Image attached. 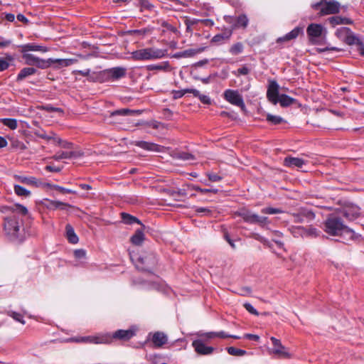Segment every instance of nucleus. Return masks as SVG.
<instances>
[{
  "mask_svg": "<svg viewBox=\"0 0 364 364\" xmlns=\"http://www.w3.org/2000/svg\"><path fill=\"white\" fill-rule=\"evenodd\" d=\"M9 66V63L4 59L0 58V71L6 70Z\"/></svg>",
  "mask_w": 364,
  "mask_h": 364,
  "instance_id": "64",
  "label": "nucleus"
},
{
  "mask_svg": "<svg viewBox=\"0 0 364 364\" xmlns=\"http://www.w3.org/2000/svg\"><path fill=\"white\" fill-rule=\"evenodd\" d=\"M207 335H208V337L210 338H212L215 336H218V337L223 338H233L235 339L240 338V337L238 336L228 335L226 333H225L224 331H220L218 333L210 332V333H208Z\"/></svg>",
  "mask_w": 364,
  "mask_h": 364,
  "instance_id": "37",
  "label": "nucleus"
},
{
  "mask_svg": "<svg viewBox=\"0 0 364 364\" xmlns=\"http://www.w3.org/2000/svg\"><path fill=\"white\" fill-rule=\"evenodd\" d=\"M127 70L122 67H115L103 70L100 75L106 76L113 80H118L125 76Z\"/></svg>",
  "mask_w": 364,
  "mask_h": 364,
  "instance_id": "10",
  "label": "nucleus"
},
{
  "mask_svg": "<svg viewBox=\"0 0 364 364\" xmlns=\"http://www.w3.org/2000/svg\"><path fill=\"white\" fill-rule=\"evenodd\" d=\"M36 70L33 68H23L17 76V81H21L28 76L35 74Z\"/></svg>",
  "mask_w": 364,
  "mask_h": 364,
  "instance_id": "30",
  "label": "nucleus"
},
{
  "mask_svg": "<svg viewBox=\"0 0 364 364\" xmlns=\"http://www.w3.org/2000/svg\"><path fill=\"white\" fill-rule=\"evenodd\" d=\"M193 346L195 348V350L200 355H209L213 353V348L210 346H206L202 341H194L192 343Z\"/></svg>",
  "mask_w": 364,
  "mask_h": 364,
  "instance_id": "16",
  "label": "nucleus"
},
{
  "mask_svg": "<svg viewBox=\"0 0 364 364\" xmlns=\"http://www.w3.org/2000/svg\"><path fill=\"white\" fill-rule=\"evenodd\" d=\"M312 7L316 10H320V15L324 16L339 13L341 5L335 0H321L314 4Z\"/></svg>",
  "mask_w": 364,
  "mask_h": 364,
  "instance_id": "4",
  "label": "nucleus"
},
{
  "mask_svg": "<svg viewBox=\"0 0 364 364\" xmlns=\"http://www.w3.org/2000/svg\"><path fill=\"white\" fill-rule=\"evenodd\" d=\"M134 113H139V111H135V110H131V109H118V110H116L114 112H113L112 114H111V116L112 117H114V116H117V115H128V114H134Z\"/></svg>",
  "mask_w": 364,
  "mask_h": 364,
  "instance_id": "41",
  "label": "nucleus"
},
{
  "mask_svg": "<svg viewBox=\"0 0 364 364\" xmlns=\"http://www.w3.org/2000/svg\"><path fill=\"white\" fill-rule=\"evenodd\" d=\"M134 144L148 151H158L159 150V146L157 144L144 141H136L134 142Z\"/></svg>",
  "mask_w": 364,
  "mask_h": 364,
  "instance_id": "23",
  "label": "nucleus"
},
{
  "mask_svg": "<svg viewBox=\"0 0 364 364\" xmlns=\"http://www.w3.org/2000/svg\"><path fill=\"white\" fill-rule=\"evenodd\" d=\"M248 23L249 19L247 16L245 14H241L239 16H237L236 19V23L233 26V28H242L245 29L247 28Z\"/></svg>",
  "mask_w": 364,
  "mask_h": 364,
  "instance_id": "29",
  "label": "nucleus"
},
{
  "mask_svg": "<svg viewBox=\"0 0 364 364\" xmlns=\"http://www.w3.org/2000/svg\"><path fill=\"white\" fill-rule=\"evenodd\" d=\"M267 120L273 124H279L284 121L281 117L270 114L267 115Z\"/></svg>",
  "mask_w": 364,
  "mask_h": 364,
  "instance_id": "42",
  "label": "nucleus"
},
{
  "mask_svg": "<svg viewBox=\"0 0 364 364\" xmlns=\"http://www.w3.org/2000/svg\"><path fill=\"white\" fill-rule=\"evenodd\" d=\"M177 158L183 161H191L194 159V156L187 152H181L177 154Z\"/></svg>",
  "mask_w": 364,
  "mask_h": 364,
  "instance_id": "51",
  "label": "nucleus"
},
{
  "mask_svg": "<svg viewBox=\"0 0 364 364\" xmlns=\"http://www.w3.org/2000/svg\"><path fill=\"white\" fill-rule=\"evenodd\" d=\"M14 192L18 196H29L31 192L19 185H14Z\"/></svg>",
  "mask_w": 364,
  "mask_h": 364,
  "instance_id": "38",
  "label": "nucleus"
},
{
  "mask_svg": "<svg viewBox=\"0 0 364 364\" xmlns=\"http://www.w3.org/2000/svg\"><path fill=\"white\" fill-rule=\"evenodd\" d=\"M167 54V50L156 48H146L133 51L131 58L134 60H152L161 59Z\"/></svg>",
  "mask_w": 364,
  "mask_h": 364,
  "instance_id": "2",
  "label": "nucleus"
},
{
  "mask_svg": "<svg viewBox=\"0 0 364 364\" xmlns=\"http://www.w3.org/2000/svg\"><path fill=\"white\" fill-rule=\"evenodd\" d=\"M306 33L309 37L310 41L313 44L318 43V38L326 34V29L321 25L317 23H311L306 28Z\"/></svg>",
  "mask_w": 364,
  "mask_h": 364,
  "instance_id": "6",
  "label": "nucleus"
},
{
  "mask_svg": "<svg viewBox=\"0 0 364 364\" xmlns=\"http://www.w3.org/2000/svg\"><path fill=\"white\" fill-rule=\"evenodd\" d=\"M82 154L79 151H59L56 152V154L52 157L53 159L56 161L65 159H72L77 158L80 156Z\"/></svg>",
  "mask_w": 364,
  "mask_h": 364,
  "instance_id": "17",
  "label": "nucleus"
},
{
  "mask_svg": "<svg viewBox=\"0 0 364 364\" xmlns=\"http://www.w3.org/2000/svg\"><path fill=\"white\" fill-rule=\"evenodd\" d=\"M196 213L202 215L209 216L212 214V210L207 208L196 207L195 209Z\"/></svg>",
  "mask_w": 364,
  "mask_h": 364,
  "instance_id": "52",
  "label": "nucleus"
},
{
  "mask_svg": "<svg viewBox=\"0 0 364 364\" xmlns=\"http://www.w3.org/2000/svg\"><path fill=\"white\" fill-rule=\"evenodd\" d=\"M188 187L191 189V190H195V191H199L201 193H217L218 192V189H206V188H200L199 186H194V185H191V186H188Z\"/></svg>",
  "mask_w": 364,
  "mask_h": 364,
  "instance_id": "45",
  "label": "nucleus"
},
{
  "mask_svg": "<svg viewBox=\"0 0 364 364\" xmlns=\"http://www.w3.org/2000/svg\"><path fill=\"white\" fill-rule=\"evenodd\" d=\"M23 58L25 60L26 64L28 65H36L41 69L49 68V61L36 57L33 54L23 53Z\"/></svg>",
  "mask_w": 364,
  "mask_h": 364,
  "instance_id": "7",
  "label": "nucleus"
},
{
  "mask_svg": "<svg viewBox=\"0 0 364 364\" xmlns=\"http://www.w3.org/2000/svg\"><path fill=\"white\" fill-rule=\"evenodd\" d=\"M8 314L11 317H12L14 320L20 322L22 324H25V321L23 319V316L21 314L15 312V311H10V312H9Z\"/></svg>",
  "mask_w": 364,
  "mask_h": 364,
  "instance_id": "50",
  "label": "nucleus"
},
{
  "mask_svg": "<svg viewBox=\"0 0 364 364\" xmlns=\"http://www.w3.org/2000/svg\"><path fill=\"white\" fill-rule=\"evenodd\" d=\"M74 256L77 259H84L86 257V252L82 249H78L74 251Z\"/></svg>",
  "mask_w": 364,
  "mask_h": 364,
  "instance_id": "55",
  "label": "nucleus"
},
{
  "mask_svg": "<svg viewBox=\"0 0 364 364\" xmlns=\"http://www.w3.org/2000/svg\"><path fill=\"white\" fill-rule=\"evenodd\" d=\"M223 95L225 100L230 104L240 107H245L242 97L238 91L228 89L224 92Z\"/></svg>",
  "mask_w": 364,
  "mask_h": 364,
  "instance_id": "9",
  "label": "nucleus"
},
{
  "mask_svg": "<svg viewBox=\"0 0 364 364\" xmlns=\"http://www.w3.org/2000/svg\"><path fill=\"white\" fill-rule=\"evenodd\" d=\"M151 341L155 348H161L167 343L168 337L164 333L156 331L153 333Z\"/></svg>",
  "mask_w": 364,
  "mask_h": 364,
  "instance_id": "14",
  "label": "nucleus"
},
{
  "mask_svg": "<svg viewBox=\"0 0 364 364\" xmlns=\"http://www.w3.org/2000/svg\"><path fill=\"white\" fill-rule=\"evenodd\" d=\"M327 21L331 24L332 27H335L338 25H346V24H353V21L348 18L342 17L340 16H334L329 17L327 19Z\"/></svg>",
  "mask_w": 364,
  "mask_h": 364,
  "instance_id": "19",
  "label": "nucleus"
},
{
  "mask_svg": "<svg viewBox=\"0 0 364 364\" xmlns=\"http://www.w3.org/2000/svg\"><path fill=\"white\" fill-rule=\"evenodd\" d=\"M277 100L282 107H288L295 102L294 98L290 97L287 95H280Z\"/></svg>",
  "mask_w": 364,
  "mask_h": 364,
  "instance_id": "32",
  "label": "nucleus"
},
{
  "mask_svg": "<svg viewBox=\"0 0 364 364\" xmlns=\"http://www.w3.org/2000/svg\"><path fill=\"white\" fill-rule=\"evenodd\" d=\"M322 230L331 236H339L343 233L354 234L353 230L346 226L336 214H329L321 225Z\"/></svg>",
  "mask_w": 364,
  "mask_h": 364,
  "instance_id": "1",
  "label": "nucleus"
},
{
  "mask_svg": "<svg viewBox=\"0 0 364 364\" xmlns=\"http://www.w3.org/2000/svg\"><path fill=\"white\" fill-rule=\"evenodd\" d=\"M139 263L136 267L144 271H150V269L156 265L157 259L156 255L153 253L147 254L145 257L139 258Z\"/></svg>",
  "mask_w": 364,
  "mask_h": 364,
  "instance_id": "8",
  "label": "nucleus"
},
{
  "mask_svg": "<svg viewBox=\"0 0 364 364\" xmlns=\"http://www.w3.org/2000/svg\"><path fill=\"white\" fill-rule=\"evenodd\" d=\"M15 178L21 183L31 185L34 186H38L39 183L37 179L34 177H25L22 176H16Z\"/></svg>",
  "mask_w": 364,
  "mask_h": 364,
  "instance_id": "31",
  "label": "nucleus"
},
{
  "mask_svg": "<svg viewBox=\"0 0 364 364\" xmlns=\"http://www.w3.org/2000/svg\"><path fill=\"white\" fill-rule=\"evenodd\" d=\"M250 73V69L247 66H242L240 68H238L237 71L235 73V75H248Z\"/></svg>",
  "mask_w": 364,
  "mask_h": 364,
  "instance_id": "56",
  "label": "nucleus"
},
{
  "mask_svg": "<svg viewBox=\"0 0 364 364\" xmlns=\"http://www.w3.org/2000/svg\"><path fill=\"white\" fill-rule=\"evenodd\" d=\"M168 66V63H166L164 65H150L147 67L149 70H164Z\"/></svg>",
  "mask_w": 364,
  "mask_h": 364,
  "instance_id": "57",
  "label": "nucleus"
},
{
  "mask_svg": "<svg viewBox=\"0 0 364 364\" xmlns=\"http://www.w3.org/2000/svg\"><path fill=\"white\" fill-rule=\"evenodd\" d=\"M209 180L213 182H217L222 180V177L214 173H209L207 174Z\"/></svg>",
  "mask_w": 364,
  "mask_h": 364,
  "instance_id": "59",
  "label": "nucleus"
},
{
  "mask_svg": "<svg viewBox=\"0 0 364 364\" xmlns=\"http://www.w3.org/2000/svg\"><path fill=\"white\" fill-rule=\"evenodd\" d=\"M237 215L242 217L245 222L250 223L253 213L248 210L242 209L238 211Z\"/></svg>",
  "mask_w": 364,
  "mask_h": 364,
  "instance_id": "36",
  "label": "nucleus"
},
{
  "mask_svg": "<svg viewBox=\"0 0 364 364\" xmlns=\"http://www.w3.org/2000/svg\"><path fill=\"white\" fill-rule=\"evenodd\" d=\"M0 212L2 213H11L13 214V205L8 206V205H2L0 206Z\"/></svg>",
  "mask_w": 364,
  "mask_h": 364,
  "instance_id": "61",
  "label": "nucleus"
},
{
  "mask_svg": "<svg viewBox=\"0 0 364 364\" xmlns=\"http://www.w3.org/2000/svg\"><path fill=\"white\" fill-rule=\"evenodd\" d=\"M43 205L48 209L50 210H56V209H65L66 207H71L70 205L63 203L58 200H52L49 199H45L43 201Z\"/></svg>",
  "mask_w": 364,
  "mask_h": 364,
  "instance_id": "20",
  "label": "nucleus"
},
{
  "mask_svg": "<svg viewBox=\"0 0 364 364\" xmlns=\"http://www.w3.org/2000/svg\"><path fill=\"white\" fill-rule=\"evenodd\" d=\"M4 125L8 127L11 129H16L17 128V121L14 119H3L1 120Z\"/></svg>",
  "mask_w": 364,
  "mask_h": 364,
  "instance_id": "43",
  "label": "nucleus"
},
{
  "mask_svg": "<svg viewBox=\"0 0 364 364\" xmlns=\"http://www.w3.org/2000/svg\"><path fill=\"white\" fill-rule=\"evenodd\" d=\"M34 134L41 139H47V140H50V139L53 140L54 137L55 136V134L53 132H50V134L48 135L43 130H36L34 132Z\"/></svg>",
  "mask_w": 364,
  "mask_h": 364,
  "instance_id": "39",
  "label": "nucleus"
},
{
  "mask_svg": "<svg viewBox=\"0 0 364 364\" xmlns=\"http://www.w3.org/2000/svg\"><path fill=\"white\" fill-rule=\"evenodd\" d=\"M229 38V36H225L223 34H218L212 38V42L218 43V42H220L221 41L224 40L225 38Z\"/></svg>",
  "mask_w": 364,
  "mask_h": 364,
  "instance_id": "63",
  "label": "nucleus"
},
{
  "mask_svg": "<svg viewBox=\"0 0 364 364\" xmlns=\"http://www.w3.org/2000/svg\"><path fill=\"white\" fill-rule=\"evenodd\" d=\"M271 341L274 345V348L271 351L272 353L277 355L279 358H289V353L287 351L286 348L282 346L281 341L279 339H277L274 337H271Z\"/></svg>",
  "mask_w": 364,
  "mask_h": 364,
  "instance_id": "11",
  "label": "nucleus"
},
{
  "mask_svg": "<svg viewBox=\"0 0 364 364\" xmlns=\"http://www.w3.org/2000/svg\"><path fill=\"white\" fill-rule=\"evenodd\" d=\"M121 217H122V222L124 224L132 225V224L136 223L141 225L143 228H144V225L141 224V221L137 218H136L130 214H128L127 213H122Z\"/></svg>",
  "mask_w": 364,
  "mask_h": 364,
  "instance_id": "25",
  "label": "nucleus"
},
{
  "mask_svg": "<svg viewBox=\"0 0 364 364\" xmlns=\"http://www.w3.org/2000/svg\"><path fill=\"white\" fill-rule=\"evenodd\" d=\"M228 352L230 355H236V356H242L246 353V351L242 349L236 348L234 347H229L228 348Z\"/></svg>",
  "mask_w": 364,
  "mask_h": 364,
  "instance_id": "47",
  "label": "nucleus"
},
{
  "mask_svg": "<svg viewBox=\"0 0 364 364\" xmlns=\"http://www.w3.org/2000/svg\"><path fill=\"white\" fill-rule=\"evenodd\" d=\"M344 41L348 45L355 44L359 46L360 44H361L362 42V41L360 38H358L356 36H355L351 31L350 33L347 34Z\"/></svg>",
  "mask_w": 364,
  "mask_h": 364,
  "instance_id": "34",
  "label": "nucleus"
},
{
  "mask_svg": "<svg viewBox=\"0 0 364 364\" xmlns=\"http://www.w3.org/2000/svg\"><path fill=\"white\" fill-rule=\"evenodd\" d=\"M300 213L302 215V218H306L309 220H312L315 218V214L311 210H302Z\"/></svg>",
  "mask_w": 364,
  "mask_h": 364,
  "instance_id": "54",
  "label": "nucleus"
},
{
  "mask_svg": "<svg viewBox=\"0 0 364 364\" xmlns=\"http://www.w3.org/2000/svg\"><path fill=\"white\" fill-rule=\"evenodd\" d=\"M19 214L21 215L26 216L28 215V210L26 207H25L23 205L16 203L13 205V215H16L15 214Z\"/></svg>",
  "mask_w": 364,
  "mask_h": 364,
  "instance_id": "33",
  "label": "nucleus"
},
{
  "mask_svg": "<svg viewBox=\"0 0 364 364\" xmlns=\"http://www.w3.org/2000/svg\"><path fill=\"white\" fill-rule=\"evenodd\" d=\"M269 223V220L267 217L264 216H259V220H258V225L261 227H264V225H267Z\"/></svg>",
  "mask_w": 364,
  "mask_h": 364,
  "instance_id": "62",
  "label": "nucleus"
},
{
  "mask_svg": "<svg viewBox=\"0 0 364 364\" xmlns=\"http://www.w3.org/2000/svg\"><path fill=\"white\" fill-rule=\"evenodd\" d=\"M244 307L248 312H250L252 314L257 316L259 314L257 311L249 303L244 304Z\"/></svg>",
  "mask_w": 364,
  "mask_h": 364,
  "instance_id": "58",
  "label": "nucleus"
},
{
  "mask_svg": "<svg viewBox=\"0 0 364 364\" xmlns=\"http://www.w3.org/2000/svg\"><path fill=\"white\" fill-rule=\"evenodd\" d=\"M135 335L134 331L132 329L128 330H118L111 335L112 341L113 339H117L120 341H128Z\"/></svg>",
  "mask_w": 364,
  "mask_h": 364,
  "instance_id": "13",
  "label": "nucleus"
},
{
  "mask_svg": "<svg viewBox=\"0 0 364 364\" xmlns=\"http://www.w3.org/2000/svg\"><path fill=\"white\" fill-rule=\"evenodd\" d=\"M11 146L16 149L18 150H24L26 149V145L19 140L16 139H11Z\"/></svg>",
  "mask_w": 364,
  "mask_h": 364,
  "instance_id": "44",
  "label": "nucleus"
},
{
  "mask_svg": "<svg viewBox=\"0 0 364 364\" xmlns=\"http://www.w3.org/2000/svg\"><path fill=\"white\" fill-rule=\"evenodd\" d=\"M49 61V67L51 66L52 64H55V68L59 69L64 67H68L77 62L76 59H53L49 58L47 60Z\"/></svg>",
  "mask_w": 364,
  "mask_h": 364,
  "instance_id": "15",
  "label": "nucleus"
},
{
  "mask_svg": "<svg viewBox=\"0 0 364 364\" xmlns=\"http://www.w3.org/2000/svg\"><path fill=\"white\" fill-rule=\"evenodd\" d=\"M350 33V29L347 27H342L340 28H338L336 31V36L339 38H346L348 33Z\"/></svg>",
  "mask_w": 364,
  "mask_h": 364,
  "instance_id": "46",
  "label": "nucleus"
},
{
  "mask_svg": "<svg viewBox=\"0 0 364 364\" xmlns=\"http://www.w3.org/2000/svg\"><path fill=\"white\" fill-rule=\"evenodd\" d=\"M53 141L62 148L66 149H71L73 148V144L71 142L64 141L58 137H54Z\"/></svg>",
  "mask_w": 364,
  "mask_h": 364,
  "instance_id": "40",
  "label": "nucleus"
},
{
  "mask_svg": "<svg viewBox=\"0 0 364 364\" xmlns=\"http://www.w3.org/2000/svg\"><path fill=\"white\" fill-rule=\"evenodd\" d=\"M48 186L49 187H50L51 188H53V189H55V190H57V191H60L62 193H76V191H73L71 189L65 188H63L62 186H60L58 185L48 184Z\"/></svg>",
  "mask_w": 364,
  "mask_h": 364,
  "instance_id": "48",
  "label": "nucleus"
},
{
  "mask_svg": "<svg viewBox=\"0 0 364 364\" xmlns=\"http://www.w3.org/2000/svg\"><path fill=\"white\" fill-rule=\"evenodd\" d=\"M279 85L274 80L271 81L267 92V97L268 100L274 105H277L278 103L277 99L279 97Z\"/></svg>",
  "mask_w": 364,
  "mask_h": 364,
  "instance_id": "12",
  "label": "nucleus"
},
{
  "mask_svg": "<svg viewBox=\"0 0 364 364\" xmlns=\"http://www.w3.org/2000/svg\"><path fill=\"white\" fill-rule=\"evenodd\" d=\"M28 51H41V52H46L47 49L41 46L28 43L22 46L21 47V52L22 53H26Z\"/></svg>",
  "mask_w": 364,
  "mask_h": 364,
  "instance_id": "28",
  "label": "nucleus"
},
{
  "mask_svg": "<svg viewBox=\"0 0 364 364\" xmlns=\"http://www.w3.org/2000/svg\"><path fill=\"white\" fill-rule=\"evenodd\" d=\"M343 215L349 220H353L360 215V208L356 205L348 206L343 210Z\"/></svg>",
  "mask_w": 364,
  "mask_h": 364,
  "instance_id": "18",
  "label": "nucleus"
},
{
  "mask_svg": "<svg viewBox=\"0 0 364 364\" xmlns=\"http://www.w3.org/2000/svg\"><path fill=\"white\" fill-rule=\"evenodd\" d=\"M302 31V28L296 27L286 34L284 37L278 38L277 41H287L296 38Z\"/></svg>",
  "mask_w": 364,
  "mask_h": 364,
  "instance_id": "27",
  "label": "nucleus"
},
{
  "mask_svg": "<svg viewBox=\"0 0 364 364\" xmlns=\"http://www.w3.org/2000/svg\"><path fill=\"white\" fill-rule=\"evenodd\" d=\"M21 223L16 215H10L4 219V230L11 240H21Z\"/></svg>",
  "mask_w": 364,
  "mask_h": 364,
  "instance_id": "3",
  "label": "nucleus"
},
{
  "mask_svg": "<svg viewBox=\"0 0 364 364\" xmlns=\"http://www.w3.org/2000/svg\"><path fill=\"white\" fill-rule=\"evenodd\" d=\"M144 228L142 227L141 229L136 230L134 234L131 237L130 241L133 245L139 246L143 243L144 240Z\"/></svg>",
  "mask_w": 364,
  "mask_h": 364,
  "instance_id": "22",
  "label": "nucleus"
},
{
  "mask_svg": "<svg viewBox=\"0 0 364 364\" xmlns=\"http://www.w3.org/2000/svg\"><path fill=\"white\" fill-rule=\"evenodd\" d=\"M284 164L288 167L301 168L305 164V161L299 158L287 157L284 159Z\"/></svg>",
  "mask_w": 364,
  "mask_h": 364,
  "instance_id": "21",
  "label": "nucleus"
},
{
  "mask_svg": "<svg viewBox=\"0 0 364 364\" xmlns=\"http://www.w3.org/2000/svg\"><path fill=\"white\" fill-rule=\"evenodd\" d=\"M199 51L200 50H196L194 49H188V50L182 51V53H183V58H187V57H191V56L194 55Z\"/></svg>",
  "mask_w": 364,
  "mask_h": 364,
  "instance_id": "60",
  "label": "nucleus"
},
{
  "mask_svg": "<svg viewBox=\"0 0 364 364\" xmlns=\"http://www.w3.org/2000/svg\"><path fill=\"white\" fill-rule=\"evenodd\" d=\"M261 213H264V214L272 215V214L282 213H283V211L279 208L268 207V208H262L261 210Z\"/></svg>",
  "mask_w": 364,
  "mask_h": 364,
  "instance_id": "49",
  "label": "nucleus"
},
{
  "mask_svg": "<svg viewBox=\"0 0 364 364\" xmlns=\"http://www.w3.org/2000/svg\"><path fill=\"white\" fill-rule=\"evenodd\" d=\"M243 49H244V46H243L242 43L238 42V43L233 44L230 48L229 51L232 55H239L241 53H242Z\"/></svg>",
  "mask_w": 364,
  "mask_h": 364,
  "instance_id": "35",
  "label": "nucleus"
},
{
  "mask_svg": "<svg viewBox=\"0 0 364 364\" xmlns=\"http://www.w3.org/2000/svg\"><path fill=\"white\" fill-rule=\"evenodd\" d=\"M75 72L82 75V76L87 77V80L90 81H95L97 80V77H94L92 75H90V69H87L85 70H76Z\"/></svg>",
  "mask_w": 364,
  "mask_h": 364,
  "instance_id": "53",
  "label": "nucleus"
},
{
  "mask_svg": "<svg viewBox=\"0 0 364 364\" xmlns=\"http://www.w3.org/2000/svg\"><path fill=\"white\" fill-rule=\"evenodd\" d=\"M65 230H66V236H67L68 241L72 244L77 243L78 237L75 233L73 228L70 224L66 225Z\"/></svg>",
  "mask_w": 364,
  "mask_h": 364,
  "instance_id": "26",
  "label": "nucleus"
},
{
  "mask_svg": "<svg viewBox=\"0 0 364 364\" xmlns=\"http://www.w3.org/2000/svg\"><path fill=\"white\" fill-rule=\"evenodd\" d=\"M72 341L77 343H90L95 344H107L112 342L111 335L109 333H102L95 336H82L72 338Z\"/></svg>",
  "mask_w": 364,
  "mask_h": 364,
  "instance_id": "5",
  "label": "nucleus"
},
{
  "mask_svg": "<svg viewBox=\"0 0 364 364\" xmlns=\"http://www.w3.org/2000/svg\"><path fill=\"white\" fill-rule=\"evenodd\" d=\"M298 230L301 231V235L302 237H317L320 234V231L316 228L310 227L307 229L303 227H298L296 228Z\"/></svg>",
  "mask_w": 364,
  "mask_h": 364,
  "instance_id": "24",
  "label": "nucleus"
}]
</instances>
